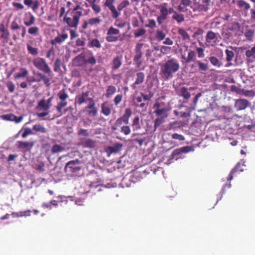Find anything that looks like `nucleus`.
Listing matches in <instances>:
<instances>
[{
    "instance_id": "1",
    "label": "nucleus",
    "mask_w": 255,
    "mask_h": 255,
    "mask_svg": "<svg viewBox=\"0 0 255 255\" xmlns=\"http://www.w3.org/2000/svg\"><path fill=\"white\" fill-rule=\"evenodd\" d=\"M180 69V64L177 59L172 58L166 61L161 66L160 75L162 78L169 79L173 77V73Z\"/></svg>"
},
{
    "instance_id": "2",
    "label": "nucleus",
    "mask_w": 255,
    "mask_h": 255,
    "mask_svg": "<svg viewBox=\"0 0 255 255\" xmlns=\"http://www.w3.org/2000/svg\"><path fill=\"white\" fill-rule=\"evenodd\" d=\"M163 97L159 98L155 100L153 106V113L156 116L168 117V112L170 111V107L168 103L162 101Z\"/></svg>"
},
{
    "instance_id": "3",
    "label": "nucleus",
    "mask_w": 255,
    "mask_h": 255,
    "mask_svg": "<svg viewBox=\"0 0 255 255\" xmlns=\"http://www.w3.org/2000/svg\"><path fill=\"white\" fill-rule=\"evenodd\" d=\"M115 0H106L104 5L108 7L112 12L113 16H119L121 14V11L129 5V2L128 0L122 1L116 8L114 5Z\"/></svg>"
},
{
    "instance_id": "4",
    "label": "nucleus",
    "mask_w": 255,
    "mask_h": 255,
    "mask_svg": "<svg viewBox=\"0 0 255 255\" xmlns=\"http://www.w3.org/2000/svg\"><path fill=\"white\" fill-rule=\"evenodd\" d=\"M80 160L76 159L68 162L64 167L65 172L70 176H76L79 173L82 167L80 166Z\"/></svg>"
},
{
    "instance_id": "5",
    "label": "nucleus",
    "mask_w": 255,
    "mask_h": 255,
    "mask_svg": "<svg viewBox=\"0 0 255 255\" xmlns=\"http://www.w3.org/2000/svg\"><path fill=\"white\" fill-rule=\"evenodd\" d=\"M32 63L37 69L51 77L52 76V71L44 58L36 57L33 60Z\"/></svg>"
},
{
    "instance_id": "6",
    "label": "nucleus",
    "mask_w": 255,
    "mask_h": 255,
    "mask_svg": "<svg viewBox=\"0 0 255 255\" xmlns=\"http://www.w3.org/2000/svg\"><path fill=\"white\" fill-rule=\"evenodd\" d=\"M220 38L218 33L210 30L205 36V43L208 46L215 47L218 44Z\"/></svg>"
},
{
    "instance_id": "7",
    "label": "nucleus",
    "mask_w": 255,
    "mask_h": 255,
    "mask_svg": "<svg viewBox=\"0 0 255 255\" xmlns=\"http://www.w3.org/2000/svg\"><path fill=\"white\" fill-rule=\"evenodd\" d=\"M57 96L59 100L61 101L60 102H59L57 104V105L56 107L57 111L59 113H60V114L57 116V117H59L62 115L61 112L62 109L66 107L68 104V103L66 100L69 98V95L64 90H62L58 92Z\"/></svg>"
},
{
    "instance_id": "8",
    "label": "nucleus",
    "mask_w": 255,
    "mask_h": 255,
    "mask_svg": "<svg viewBox=\"0 0 255 255\" xmlns=\"http://www.w3.org/2000/svg\"><path fill=\"white\" fill-rule=\"evenodd\" d=\"M88 100L89 102V104L85 108L84 111L89 117H96L98 114V109L96 106L94 100L92 98H89Z\"/></svg>"
},
{
    "instance_id": "9",
    "label": "nucleus",
    "mask_w": 255,
    "mask_h": 255,
    "mask_svg": "<svg viewBox=\"0 0 255 255\" xmlns=\"http://www.w3.org/2000/svg\"><path fill=\"white\" fill-rule=\"evenodd\" d=\"M123 147V144L121 143H116L113 146H109L105 148V151L107 154V156L110 157L112 153L119 152Z\"/></svg>"
},
{
    "instance_id": "10",
    "label": "nucleus",
    "mask_w": 255,
    "mask_h": 255,
    "mask_svg": "<svg viewBox=\"0 0 255 255\" xmlns=\"http://www.w3.org/2000/svg\"><path fill=\"white\" fill-rule=\"evenodd\" d=\"M131 138L133 142L137 143L139 146H141L146 139L144 133H133Z\"/></svg>"
},
{
    "instance_id": "11",
    "label": "nucleus",
    "mask_w": 255,
    "mask_h": 255,
    "mask_svg": "<svg viewBox=\"0 0 255 255\" xmlns=\"http://www.w3.org/2000/svg\"><path fill=\"white\" fill-rule=\"evenodd\" d=\"M250 105V102L246 99H237L235 102V108L237 111L244 110L249 107Z\"/></svg>"
},
{
    "instance_id": "12",
    "label": "nucleus",
    "mask_w": 255,
    "mask_h": 255,
    "mask_svg": "<svg viewBox=\"0 0 255 255\" xmlns=\"http://www.w3.org/2000/svg\"><path fill=\"white\" fill-rule=\"evenodd\" d=\"M194 150V148L192 146H183L174 150L172 153L171 157L172 158H174L175 156L180 155L182 153H187Z\"/></svg>"
},
{
    "instance_id": "13",
    "label": "nucleus",
    "mask_w": 255,
    "mask_h": 255,
    "mask_svg": "<svg viewBox=\"0 0 255 255\" xmlns=\"http://www.w3.org/2000/svg\"><path fill=\"white\" fill-rule=\"evenodd\" d=\"M144 49L145 50L146 56L147 57L150 56L151 55V52L147 44L140 43H137L135 47L134 51L143 54Z\"/></svg>"
},
{
    "instance_id": "14",
    "label": "nucleus",
    "mask_w": 255,
    "mask_h": 255,
    "mask_svg": "<svg viewBox=\"0 0 255 255\" xmlns=\"http://www.w3.org/2000/svg\"><path fill=\"white\" fill-rule=\"evenodd\" d=\"M145 75L144 73L139 72L136 73L135 82L131 85L133 90H135L137 86L142 84L144 80Z\"/></svg>"
},
{
    "instance_id": "15",
    "label": "nucleus",
    "mask_w": 255,
    "mask_h": 255,
    "mask_svg": "<svg viewBox=\"0 0 255 255\" xmlns=\"http://www.w3.org/2000/svg\"><path fill=\"white\" fill-rule=\"evenodd\" d=\"M176 93L178 96L183 98L185 100H188L191 97L190 93L188 91V88L186 87H181L176 90Z\"/></svg>"
},
{
    "instance_id": "16",
    "label": "nucleus",
    "mask_w": 255,
    "mask_h": 255,
    "mask_svg": "<svg viewBox=\"0 0 255 255\" xmlns=\"http://www.w3.org/2000/svg\"><path fill=\"white\" fill-rule=\"evenodd\" d=\"M80 17H64V21L71 27H76L79 21Z\"/></svg>"
},
{
    "instance_id": "17",
    "label": "nucleus",
    "mask_w": 255,
    "mask_h": 255,
    "mask_svg": "<svg viewBox=\"0 0 255 255\" xmlns=\"http://www.w3.org/2000/svg\"><path fill=\"white\" fill-rule=\"evenodd\" d=\"M68 37L67 33L59 34L54 39L51 40L50 43L52 45H56L57 44H61Z\"/></svg>"
},
{
    "instance_id": "18",
    "label": "nucleus",
    "mask_w": 255,
    "mask_h": 255,
    "mask_svg": "<svg viewBox=\"0 0 255 255\" xmlns=\"http://www.w3.org/2000/svg\"><path fill=\"white\" fill-rule=\"evenodd\" d=\"M159 8L162 16L171 14L174 12L173 9L171 7H168V4L166 3L160 5Z\"/></svg>"
},
{
    "instance_id": "19",
    "label": "nucleus",
    "mask_w": 255,
    "mask_h": 255,
    "mask_svg": "<svg viewBox=\"0 0 255 255\" xmlns=\"http://www.w3.org/2000/svg\"><path fill=\"white\" fill-rule=\"evenodd\" d=\"M244 171V169L242 168V165L238 163L234 168L232 169L228 178V181H231L233 179L234 175L240 173Z\"/></svg>"
},
{
    "instance_id": "20",
    "label": "nucleus",
    "mask_w": 255,
    "mask_h": 255,
    "mask_svg": "<svg viewBox=\"0 0 255 255\" xmlns=\"http://www.w3.org/2000/svg\"><path fill=\"white\" fill-rule=\"evenodd\" d=\"M73 61L76 66H81L86 64V58L84 53L77 55L73 59Z\"/></svg>"
},
{
    "instance_id": "21",
    "label": "nucleus",
    "mask_w": 255,
    "mask_h": 255,
    "mask_svg": "<svg viewBox=\"0 0 255 255\" xmlns=\"http://www.w3.org/2000/svg\"><path fill=\"white\" fill-rule=\"evenodd\" d=\"M112 110L108 102H105L101 105V112L105 116H109L111 114Z\"/></svg>"
},
{
    "instance_id": "22",
    "label": "nucleus",
    "mask_w": 255,
    "mask_h": 255,
    "mask_svg": "<svg viewBox=\"0 0 255 255\" xmlns=\"http://www.w3.org/2000/svg\"><path fill=\"white\" fill-rule=\"evenodd\" d=\"M89 95V92H83L81 95L76 97V100L79 105H82L87 101H89L88 99Z\"/></svg>"
},
{
    "instance_id": "23",
    "label": "nucleus",
    "mask_w": 255,
    "mask_h": 255,
    "mask_svg": "<svg viewBox=\"0 0 255 255\" xmlns=\"http://www.w3.org/2000/svg\"><path fill=\"white\" fill-rule=\"evenodd\" d=\"M36 75L40 78V79L37 80V82L42 81L46 87H49L50 85V79L45 74L40 72H37Z\"/></svg>"
},
{
    "instance_id": "24",
    "label": "nucleus",
    "mask_w": 255,
    "mask_h": 255,
    "mask_svg": "<svg viewBox=\"0 0 255 255\" xmlns=\"http://www.w3.org/2000/svg\"><path fill=\"white\" fill-rule=\"evenodd\" d=\"M17 146L21 149H25L30 150L33 146V143L29 141H18Z\"/></svg>"
},
{
    "instance_id": "25",
    "label": "nucleus",
    "mask_w": 255,
    "mask_h": 255,
    "mask_svg": "<svg viewBox=\"0 0 255 255\" xmlns=\"http://www.w3.org/2000/svg\"><path fill=\"white\" fill-rule=\"evenodd\" d=\"M122 58L120 56L115 57L112 61V71H116L118 69L122 64Z\"/></svg>"
},
{
    "instance_id": "26",
    "label": "nucleus",
    "mask_w": 255,
    "mask_h": 255,
    "mask_svg": "<svg viewBox=\"0 0 255 255\" xmlns=\"http://www.w3.org/2000/svg\"><path fill=\"white\" fill-rule=\"evenodd\" d=\"M0 32H1L0 36V38L7 41L10 34L8 29L5 27L3 23L0 24Z\"/></svg>"
},
{
    "instance_id": "27",
    "label": "nucleus",
    "mask_w": 255,
    "mask_h": 255,
    "mask_svg": "<svg viewBox=\"0 0 255 255\" xmlns=\"http://www.w3.org/2000/svg\"><path fill=\"white\" fill-rule=\"evenodd\" d=\"M142 53H138L135 51V55L133 58V62L135 63L136 67L140 68L142 65V61L141 58L142 57Z\"/></svg>"
},
{
    "instance_id": "28",
    "label": "nucleus",
    "mask_w": 255,
    "mask_h": 255,
    "mask_svg": "<svg viewBox=\"0 0 255 255\" xmlns=\"http://www.w3.org/2000/svg\"><path fill=\"white\" fill-rule=\"evenodd\" d=\"M132 115V111L130 108H128L125 109V113L121 117L124 120V124L128 125L129 122V119Z\"/></svg>"
},
{
    "instance_id": "29",
    "label": "nucleus",
    "mask_w": 255,
    "mask_h": 255,
    "mask_svg": "<svg viewBox=\"0 0 255 255\" xmlns=\"http://www.w3.org/2000/svg\"><path fill=\"white\" fill-rule=\"evenodd\" d=\"M82 143L83 144L85 147L89 148H94L96 146V141L91 138L85 139L82 141Z\"/></svg>"
},
{
    "instance_id": "30",
    "label": "nucleus",
    "mask_w": 255,
    "mask_h": 255,
    "mask_svg": "<svg viewBox=\"0 0 255 255\" xmlns=\"http://www.w3.org/2000/svg\"><path fill=\"white\" fill-rule=\"evenodd\" d=\"M88 46L90 48H101L102 47L100 41L97 39H92L88 43Z\"/></svg>"
},
{
    "instance_id": "31",
    "label": "nucleus",
    "mask_w": 255,
    "mask_h": 255,
    "mask_svg": "<svg viewBox=\"0 0 255 255\" xmlns=\"http://www.w3.org/2000/svg\"><path fill=\"white\" fill-rule=\"evenodd\" d=\"M116 92V88L114 86L110 85L107 87L105 96L107 98H110Z\"/></svg>"
},
{
    "instance_id": "32",
    "label": "nucleus",
    "mask_w": 255,
    "mask_h": 255,
    "mask_svg": "<svg viewBox=\"0 0 255 255\" xmlns=\"http://www.w3.org/2000/svg\"><path fill=\"white\" fill-rule=\"evenodd\" d=\"M225 53L226 54V60L228 62H230L232 61L234 57V53L233 51V47L230 46L229 49H227L225 50Z\"/></svg>"
},
{
    "instance_id": "33",
    "label": "nucleus",
    "mask_w": 255,
    "mask_h": 255,
    "mask_svg": "<svg viewBox=\"0 0 255 255\" xmlns=\"http://www.w3.org/2000/svg\"><path fill=\"white\" fill-rule=\"evenodd\" d=\"M158 117H159L156 119L154 122V128L155 130L164 122L165 119L167 118L164 116Z\"/></svg>"
},
{
    "instance_id": "34",
    "label": "nucleus",
    "mask_w": 255,
    "mask_h": 255,
    "mask_svg": "<svg viewBox=\"0 0 255 255\" xmlns=\"http://www.w3.org/2000/svg\"><path fill=\"white\" fill-rule=\"evenodd\" d=\"M195 62L198 65L199 71H206L209 69L208 63H203L200 60H196Z\"/></svg>"
},
{
    "instance_id": "35",
    "label": "nucleus",
    "mask_w": 255,
    "mask_h": 255,
    "mask_svg": "<svg viewBox=\"0 0 255 255\" xmlns=\"http://www.w3.org/2000/svg\"><path fill=\"white\" fill-rule=\"evenodd\" d=\"M22 72L18 73L14 75L15 79H20L21 78H25L28 74V71L25 68H21Z\"/></svg>"
},
{
    "instance_id": "36",
    "label": "nucleus",
    "mask_w": 255,
    "mask_h": 255,
    "mask_svg": "<svg viewBox=\"0 0 255 255\" xmlns=\"http://www.w3.org/2000/svg\"><path fill=\"white\" fill-rule=\"evenodd\" d=\"M33 130L36 132H40L41 133H46V129L43 126L40 124H36L33 126Z\"/></svg>"
},
{
    "instance_id": "37",
    "label": "nucleus",
    "mask_w": 255,
    "mask_h": 255,
    "mask_svg": "<svg viewBox=\"0 0 255 255\" xmlns=\"http://www.w3.org/2000/svg\"><path fill=\"white\" fill-rule=\"evenodd\" d=\"M178 33L182 36V38L184 40H189L190 36L187 32L182 28H179L178 30Z\"/></svg>"
},
{
    "instance_id": "38",
    "label": "nucleus",
    "mask_w": 255,
    "mask_h": 255,
    "mask_svg": "<svg viewBox=\"0 0 255 255\" xmlns=\"http://www.w3.org/2000/svg\"><path fill=\"white\" fill-rule=\"evenodd\" d=\"M38 108L40 109L47 111L49 109V105L46 104L45 99H42L38 103Z\"/></svg>"
},
{
    "instance_id": "39",
    "label": "nucleus",
    "mask_w": 255,
    "mask_h": 255,
    "mask_svg": "<svg viewBox=\"0 0 255 255\" xmlns=\"http://www.w3.org/2000/svg\"><path fill=\"white\" fill-rule=\"evenodd\" d=\"M132 126L133 127V130L140 128V126L139 125V118L138 116H136L133 120Z\"/></svg>"
},
{
    "instance_id": "40",
    "label": "nucleus",
    "mask_w": 255,
    "mask_h": 255,
    "mask_svg": "<svg viewBox=\"0 0 255 255\" xmlns=\"http://www.w3.org/2000/svg\"><path fill=\"white\" fill-rule=\"evenodd\" d=\"M196 57L195 53L194 51L190 50L188 54V56L186 59V63H189L191 61H194Z\"/></svg>"
},
{
    "instance_id": "41",
    "label": "nucleus",
    "mask_w": 255,
    "mask_h": 255,
    "mask_svg": "<svg viewBox=\"0 0 255 255\" xmlns=\"http://www.w3.org/2000/svg\"><path fill=\"white\" fill-rule=\"evenodd\" d=\"M64 150V147L61 145L59 144H54L51 148V152L53 154H55L56 153L60 152Z\"/></svg>"
},
{
    "instance_id": "42",
    "label": "nucleus",
    "mask_w": 255,
    "mask_h": 255,
    "mask_svg": "<svg viewBox=\"0 0 255 255\" xmlns=\"http://www.w3.org/2000/svg\"><path fill=\"white\" fill-rule=\"evenodd\" d=\"M62 65L61 60L60 58L56 59L54 63V70L55 72H58L61 70V66Z\"/></svg>"
},
{
    "instance_id": "43",
    "label": "nucleus",
    "mask_w": 255,
    "mask_h": 255,
    "mask_svg": "<svg viewBox=\"0 0 255 255\" xmlns=\"http://www.w3.org/2000/svg\"><path fill=\"white\" fill-rule=\"evenodd\" d=\"M27 49L29 53L32 55H36L38 53V49L37 48L33 47L30 44H27Z\"/></svg>"
},
{
    "instance_id": "44",
    "label": "nucleus",
    "mask_w": 255,
    "mask_h": 255,
    "mask_svg": "<svg viewBox=\"0 0 255 255\" xmlns=\"http://www.w3.org/2000/svg\"><path fill=\"white\" fill-rule=\"evenodd\" d=\"M209 59L211 63L213 66H217L218 67H220L221 63L219 59L217 57L215 56H211L210 57H209Z\"/></svg>"
},
{
    "instance_id": "45",
    "label": "nucleus",
    "mask_w": 255,
    "mask_h": 255,
    "mask_svg": "<svg viewBox=\"0 0 255 255\" xmlns=\"http://www.w3.org/2000/svg\"><path fill=\"white\" fill-rule=\"evenodd\" d=\"M121 132L125 135L129 134L131 132V129L128 126H123L121 127Z\"/></svg>"
},
{
    "instance_id": "46",
    "label": "nucleus",
    "mask_w": 255,
    "mask_h": 255,
    "mask_svg": "<svg viewBox=\"0 0 255 255\" xmlns=\"http://www.w3.org/2000/svg\"><path fill=\"white\" fill-rule=\"evenodd\" d=\"M146 30L143 28H139L136 29L134 32V35L135 37H139L144 35L145 34Z\"/></svg>"
},
{
    "instance_id": "47",
    "label": "nucleus",
    "mask_w": 255,
    "mask_h": 255,
    "mask_svg": "<svg viewBox=\"0 0 255 255\" xmlns=\"http://www.w3.org/2000/svg\"><path fill=\"white\" fill-rule=\"evenodd\" d=\"M245 54L248 58L253 57L255 58V46L252 47L251 49L247 50Z\"/></svg>"
},
{
    "instance_id": "48",
    "label": "nucleus",
    "mask_w": 255,
    "mask_h": 255,
    "mask_svg": "<svg viewBox=\"0 0 255 255\" xmlns=\"http://www.w3.org/2000/svg\"><path fill=\"white\" fill-rule=\"evenodd\" d=\"M123 98V95L120 94L117 95L114 99V102L116 106H118L119 104L122 101Z\"/></svg>"
},
{
    "instance_id": "49",
    "label": "nucleus",
    "mask_w": 255,
    "mask_h": 255,
    "mask_svg": "<svg viewBox=\"0 0 255 255\" xmlns=\"http://www.w3.org/2000/svg\"><path fill=\"white\" fill-rule=\"evenodd\" d=\"M254 34V31L251 29L247 30L245 33V36L248 40L253 41V38Z\"/></svg>"
},
{
    "instance_id": "50",
    "label": "nucleus",
    "mask_w": 255,
    "mask_h": 255,
    "mask_svg": "<svg viewBox=\"0 0 255 255\" xmlns=\"http://www.w3.org/2000/svg\"><path fill=\"white\" fill-rule=\"evenodd\" d=\"M119 33L120 30L113 27H111L107 31V35H117Z\"/></svg>"
},
{
    "instance_id": "51",
    "label": "nucleus",
    "mask_w": 255,
    "mask_h": 255,
    "mask_svg": "<svg viewBox=\"0 0 255 255\" xmlns=\"http://www.w3.org/2000/svg\"><path fill=\"white\" fill-rule=\"evenodd\" d=\"M156 37L159 41L162 40L165 37V34L162 31L158 30L156 31Z\"/></svg>"
},
{
    "instance_id": "52",
    "label": "nucleus",
    "mask_w": 255,
    "mask_h": 255,
    "mask_svg": "<svg viewBox=\"0 0 255 255\" xmlns=\"http://www.w3.org/2000/svg\"><path fill=\"white\" fill-rule=\"evenodd\" d=\"M106 39L107 41L109 42H113L118 41V37L113 36V35H107V36L106 37Z\"/></svg>"
},
{
    "instance_id": "53",
    "label": "nucleus",
    "mask_w": 255,
    "mask_h": 255,
    "mask_svg": "<svg viewBox=\"0 0 255 255\" xmlns=\"http://www.w3.org/2000/svg\"><path fill=\"white\" fill-rule=\"evenodd\" d=\"M97 60L95 57L91 54V56L88 59H86V63H89L92 65H94L96 63Z\"/></svg>"
},
{
    "instance_id": "54",
    "label": "nucleus",
    "mask_w": 255,
    "mask_h": 255,
    "mask_svg": "<svg viewBox=\"0 0 255 255\" xmlns=\"http://www.w3.org/2000/svg\"><path fill=\"white\" fill-rule=\"evenodd\" d=\"M196 51L198 54V57L202 58L205 57L204 49L201 47H197Z\"/></svg>"
},
{
    "instance_id": "55",
    "label": "nucleus",
    "mask_w": 255,
    "mask_h": 255,
    "mask_svg": "<svg viewBox=\"0 0 255 255\" xmlns=\"http://www.w3.org/2000/svg\"><path fill=\"white\" fill-rule=\"evenodd\" d=\"M171 137L173 139H177L179 141H182L185 140V137L183 135L179 134L177 133L172 134Z\"/></svg>"
},
{
    "instance_id": "56",
    "label": "nucleus",
    "mask_w": 255,
    "mask_h": 255,
    "mask_svg": "<svg viewBox=\"0 0 255 255\" xmlns=\"http://www.w3.org/2000/svg\"><path fill=\"white\" fill-rule=\"evenodd\" d=\"M78 135H83L84 136H89V133L87 129L81 128L78 131L77 133Z\"/></svg>"
},
{
    "instance_id": "57",
    "label": "nucleus",
    "mask_w": 255,
    "mask_h": 255,
    "mask_svg": "<svg viewBox=\"0 0 255 255\" xmlns=\"http://www.w3.org/2000/svg\"><path fill=\"white\" fill-rule=\"evenodd\" d=\"M242 94L246 97H253L255 95V92L253 90H243Z\"/></svg>"
},
{
    "instance_id": "58",
    "label": "nucleus",
    "mask_w": 255,
    "mask_h": 255,
    "mask_svg": "<svg viewBox=\"0 0 255 255\" xmlns=\"http://www.w3.org/2000/svg\"><path fill=\"white\" fill-rule=\"evenodd\" d=\"M3 117L4 119L10 121H14L16 118V116L13 114H7L4 115Z\"/></svg>"
},
{
    "instance_id": "59",
    "label": "nucleus",
    "mask_w": 255,
    "mask_h": 255,
    "mask_svg": "<svg viewBox=\"0 0 255 255\" xmlns=\"http://www.w3.org/2000/svg\"><path fill=\"white\" fill-rule=\"evenodd\" d=\"M6 87H7L8 91L10 93H12L14 92L15 89V85L12 82H8L6 83Z\"/></svg>"
},
{
    "instance_id": "60",
    "label": "nucleus",
    "mask_w": 255,
    "mask_h": 255,
    "mask_svg": "<svg viewBox=\"0 0 255 255\" xmlns=\"http://www.w3.org/2000/svg\"><path fill=\"white\" fill-rule=\"evenodd\" d=\"M101 20L98 18H92L89 20V24L91 25H97L100 23Z\"/></svg>"
},
{
    "instance_id": "61",
    "label": "nucleus",
    "mask_w": 255,
    "mask_h": 255,
    "mask_svg": "<svg viewBox=\"0 0 255 255\" xmlns=\"http://www.w3.org/2000/svg\"><path fill=\"white\" fill-rule=\"evenodd\" d=\"M33 134L32 130L30 128H26L24 129L23 133L22 134V137L25 138L28 135Z\"/></svg>"
},
{
    "instance_id": "62",
    "label": "nucleus",
    "mask_w": 255,
    "mask_h": 255,
    "mask_svg": "<svg viewBox=\"0 0 255 255\" xmlns=\"http://www.w3.org/2000/svg\"><path fill=\"white\" fill-rule=\"evenodd\" d=\"M239 5L240 6L244 7L246 9H248L250 7V4L243 0L239 1Z\"/></svg>"
},
{
    "instance_id": "63",
    "label": "nucleus",
    "mask_w": 255,
    "mask_h": 255,
    "mask_svg": "<svg viewBox=\"0 0 255 255\" xmlns=\"http://www.w3.org/2000/svg\"><path fill=\"white\" fill-rule=\"evenodd\" d=\"M34 21H35L34 17H30V18L29 20H28L27 18L25 19L24 24L26 26H30L34 23Z\"/></svg>"
},
{
    "instance_id": "64",
    "label": "nucleus",
    "mask_w": 255,
    "mask_h": 255,
    "mask_svg": "<svg viewBox=\"0 0 255 255\" xmlns=\"http://www.w3.org/2000/svg\"><path fill=\"white\" fill-rule=\"evenodd\" d=\"M10 28L12 30H16L21 29V27L15 21L11 23Z\"/></svg>"
}]
</instances>
